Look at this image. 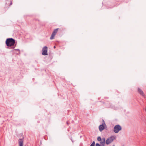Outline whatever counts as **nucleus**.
Listing matches in <instances>:
<instances>
[{
	"label": "nucleus",
	"mask_w": 146,
	"mask_h": 146,
	"mask_svg": "<svg viewBox=\"0 0 146 146\" xmlns=\"http://www.w3.org/2000/svg\"><path fill=\"white\" fill-rule=\"evenodd\" d=\"M16 44H15V46L12 48H14L16 46Z\"/></svg>",
	"instance_id": "16"
},
{
	"label": "nucleus",
	"mask_w": 146,
	"mask_h": 146,
	"mask_svg": "<svg viewBox=\"0 0 146 146\" xmlns=\"http://www.w3.org/2000/svg\"><path fill=\"white\" fill-rule=\"evenodd\" d=\"M137 91L138 92L139 94L141 95L142 96L144 97L145 98V95L143 92V91L139 88H138L137 89Z\"/></svg>",
	"instance_id": "7"
},
{
	"label": "nucleus",
	"mask_w": 146,
	"mask_h": 146,
	"mask_svg": "<svg viewBox=\"0 0 146 146\" xmlns=\"http://www.w3.org/2000/svg\"><path fill=\"white\" fill-rule=\"evenodd\" d=\"M103 123L102 124H101L99 126V129L100 131H102L105 128V127H106V125L105 123V122L103 119Z\"/></svg>",
	"instance_id": "6"
},
{
	"label": "nucleus",
	"mask_w": 146,
	"mask_h": 146,
	"mask_svg": "<svg viewBox=\"0 0 146 146\" xmlns=\"http://www.w3.org/2000/svg\"><path fill=\"white\" fill-rule=\"evenodd\" d=\"M23 139L24 137H23L22 138L19 139V146H23Z\"/></svg>",
	"instance_id": "8"
},
{
	"label": "nucleus",
	"mask_w": 146,
	"mask_h": 146,
	"mask_svg": "<svg viewBox=\"0 0 146 146\" xmlns=\"http://www.w3.org/2000/svg\"><path fill=\"white\" fill-rule=\"evenodd\" d=\"M72 140V142H73V141L72 140Z\"/></svg>",
	"instance_id": "19"
},
{
	"label": "nucleus",
	"mask_w": 146,
	"mask_h": 146,
	"mask_svg": "<svg viewBox=\"0 0 146 146\" xmlns=\"http://www.w3.org/2000/svg\"><path fill=\"white\" fill-rule=\"evenodd\" d=\"M14 50H17L18 51H19V53H20V50L19 49H15Z\"/></svg>",
	"instance_id": "14"
},
{
	"label": "nucleus",
	"mask_w": 146,
	"mask_h": 146,
	"mask_svg": "<svg viewBox=\"0 0 146 146\" xmlns=\"http://www.w3.org/2000/svg\"><path fill=\"white\" fill-rule=\"evenodd\" d=\"M96 146H101V145L98 143H96Z\"/></svg>",
	"instance_id": "13"
},
{
	"label": "nucleus",
	"mask_w": 146,
	"mask_h": 146,
	"mask_svg": "<svg viewBox=\"0 0 146 146\" xmlns=\"http://www.w3.org/2000/svg\"><path fill=\"white\" fill-rule=\"evenodd\" d=\"M122 129L121 127L119 125H115L113 128V131L115 133H118Z\"/></svg>",
	"instance_id": "4"
},
{
	"label": "nucleus",
	"mask_w": 146,
	"mask_h": 146,
	"mask_svg": "<svg viewBox=\"0 0 146 146\" xmlns=\"http://www.w3.org/2000/svg\"><path fill=\"white\" fill-rule=\"evenodd\" d=\"M13 0H7V2H6V4H9V5L10 6L12 4V1Z\"/></svg>",
	"instance_id": "10"
},
{
	"label": "nucleus",
	"mask_w": 146,
	"mask_h": 146,
	"mask_svg": "<svg viewBox=\"0 0 146 146\" xmlns=\"http://www.w3.org/2000/svg\"><path fill=\"white\" fill-rule=\"evenodd\" d=\"M102 140V139H101V137L99 136L97 138V140L98 141H101Z\"/></svg>",
	"instance_id": "11"
},
{
	"label": "nucleus",
	"mask_w": 146,
	"mask_h": 146,
	"mask_svg": "<svg viewBox=\"0 0 146 146\" xmlns=\"http://www.w3.org/2000/svg\"><path fill=\"white\" fill-rule=\"evenodd\" d=\"M66 124H67V125H68L69 124V122H68V121H67L66 122Z\"/></svg>",
	"instance_id": "15"
},
{
	"label": "nucleus",
	"mask_w": 146,
	"mask_h": 146,
	"mask_svg": "<svg viewBox=\"0 0 146 146\" xmlns=\"http://www.w3.org/2000/svg\"><path fill=\"white\" fill-rule=\"evenodd\" d=\"M145 111H146V109H145Z\"/></svg>",
	"instance_id": "20"
},
{
	"label": "nucleus",
	"mask_w": 146,
	"mask_h": 146,
	"mask_svg": "<svg viewBox=\"0 0 146 146\" xmlns=\"http://www.w3.org/2000/svg\"><path fill=\"white\" fill-rule=\"evenodd\" d=\"M54 48H56V46H54Z\"/></svg>",
	"instance_id": "17"
},
{
	"label": "nucleus",
	"mask_w": 146,
	"mask_h": 146,
	"mask_svg": "<svg viewBox=\"0 0 146 146\" xmlns=\"http://www.w3.org/2000/svg\"><path fill=\"white\" fill-rule=\"evenodd\" d=\"M112 146H115V145H114Z\"/></svg>",
	"instance_id": "18"
},
{
	"label": "nucleus",
	"mask_w": 146,
	"mask_h": 146,
	"mask_svg": "<svg viewBox=\"0 0 146 146\" xmlns=\"http://www.w3.org/2000/svg\"><path fill=\"white\" fill-rule=\"evenodd\" d=\"M95 141H93L92 144L90 145V146H95Z\"/></svg>",
	"instance_id": "12"
},
{
	"label": "nucleus",
	"mask_w": 146,
	"mask_h": 146,
	"mask_svg": "<svg viewBox=\"0 0 146 146\" xmlns=\"http://www.w3.org/2000/svg\"><path fill=\"white\" fill-rule=\"evenodd\" d=\"M59 30L60 31H63L64 30V29H61L60 28H57L56 29H55L53 31V32L52 35L50 37V39H53L54 38V36L56 35V33H57L58 30Z\"/></svg>",
	"instance_id": "2"
},
{
	"label": "nucleus",
	"mask_w": 146,
	"mask_h": 146,
	"mask_svg": "<svg viewBox=\"0 0 146 146\" xmlns=\"http://www.w3.org/2000/svg\"><path fill=\"white\" fill-rule=\"evenodd\" d=\"M100 144L102 146H104L105 143V138L102 139V140L100 141Z\"/></svg>",
	"instance_id": "9"
},
{
	"label": "nucleus",
	"mask_w": 146,
	"mask_h": 146,
	"mask_svg": "<svg viewBox=\"0 0 146 146\" xmlns=\"http://www.w3.org/2000/svg\"><path fill=\"white\" fill-rule=\"evenodd\" d=\"M15 43V40L12 38H7L5 41V44L8 47L13 46H14Z\"/></svg>",
	"instance_id": "1"
},
{
	"label": "nucleus",
	"mask_w": 146,
	"mask_h": 146,
	"mask_svg": "<svg viewBox=\"0 0 146 146\" xmlns=\"http://www.w3.org/2000/svg\"><path fill=\"white\" fill-rule=\"evenodd\" d=\"M116 137L113 136H111L107 139L106 141V143L107 145H108L111 143L115 139Z\"/></svg>",
	"instance_id": "3"
},
{
	"label": "nucleus",
	"mask_w": 146,
	"mask_h": 146,
	"mask_svg": "<svg viewBox=\"0 0 146 146\" xmlns=\"http://www.w3.org/2000/svg\"><path fill=\"white\" fill-rule=\"evenodd\" d=\"M48 47L46 46H44L42 49V54L43 55L45 56L48 55L47 53Z\"/></svg>",
	"instance_id": "5"
}]
</instances>
